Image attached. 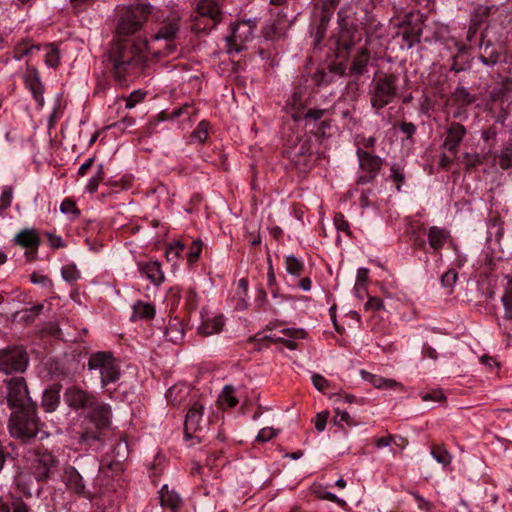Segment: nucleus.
Wrapping results in <instances>:
<instances>
[{
  "instance_id": "3",
  "label": "nucleus",
  "mask_w": 512,
  "mask_h": 512,
  "mask_svg": "<svg viewBox=\"0 0 512 512\" xmlns=\"http://www.w3.org/2000/svg\"><path fill=\"white\" fill-rule=\"evenodd\" d=\"M8 429L13 438L23 442L35 438L39 431L36 406L13 410L9 419Z\"/></svg>"
},
{
  "instance_id": "39",
  "label": "nucleus",
  "mask_w": 512,
  "mask_h": 512,
  "mask_svg": "<svg viewBox=\"0 0 512 512\" xmlns=\"http://www.w3.org/2000/svg\"><path fill=\"white\" fill-rule=\"evenodd\" d=\"M208 123L201 121L197 128L192 132L191 138L203 143L208 137Z\"/></svg>"
},
{
  "instance_id": "41",
  "label": "nucleus",
  "mask_w": 512,
  "mask_h": 512,
  "mask_svg": "<svg viewBox=\"0 0 512 512\" xmlns=\"http://www.w3.org/2000/svg\"><path fill=\"white\" fill-rule=\"evenodd\" d=\"M202 242L200 240H195L191 243L189 247V251L187 253V260L190 263H194L198 260L201 252H202Z\"/></svg>"
},
{
  "instance_id": "25",
  "label": "nucleus",
  "mask_w": 512,
  "mask_h": 512,
  "mask_svg": "<svg viewBox=\"0 0 512 512\" xmlns=\"http://www.w3.org/2000/svg\"><path fill=\"white\" fill-rule=\"evenodd\" d=\"M370 61V53L366 48H361L355 55L350 71L355 75H362L367 71V66Z\"/></svg>"
},
{
  "instance_id": "20",
  "label": "nucleus",
  "mask_w": 512,
  "mask_h": 512,
  "mask_svg": "<svg viewBox=\"0 0 512 512\" xmlns=\"http://www.w3.org/2000/svg\"><path fill=\"white\" fill-rule=\"evenodd\" d=\"M202 316V322L200 326L198 327V332L202 336H211L213 334L220 333L224 326V319L223 316L218 315L214 317H205L203 314Z\"/></svg>"
},
{
  "instance_id": "18",
  "label": "nucleus",
  "mask_w": 512,
  "mask_h": 512,
  "mask_svg": "<svg viewBox=\"0 0 512 512\" xmlns=\"http://www.w3.org/2000/svg\"><path fill=\"white\" fill-rule=\"evenodd\" d=\"M465 134L466 129L462 124L452 123L447 129V135L443 144L444 148L452 153H456Z\"/></svg>"
},
{
  "instance_id": "57",
  "label": "nucleus",
  "mask_w": 512,
  "mask_h": 512,
  "mask_svg": "<svg viewBox=\"0 0 512 512\" xmlns=\"http://www.w3.org/2000/svg\"><path fill=\"white\" fill-rule=\"evenodd\" d=\"M264 338L269 339L273 342H282L288 349L295 350L297 348V342L294 340L283 339L281 337L265 336Z\"/></svg>"
},
{
  "instance_id": "28",
  "label": "nucleus",
  "mask_w": 512,
  "mask_h": 512,
  "mask_svg": "<svg viewBox=\"0 0 512 512\" xmlns=\"http://www.w3.org/2000/svg\"><path fill=\"white\" fill-rule=\"evenodd\" d=\"M132 320L136 319H151L155 315V307L148 302L138 300L133 305Z\"/></svg>"
},
{
  "instance_id": "13",
  "label": "nucleus",
  "mask_w": 512,
  "mask_h": 512,
  "mask_svg": "<svg viewBox=\"0 0 512 512\" xmlns=\"http://www.w3.org/2000/svg\"><path fill=\"white\" fill-rule=\"evenodd\" d=\"M202 415L203 406L198 403L192 405L188 410L184 423V437L186 440H195V443L201 442ZM192 444H194V442Z\"/></svg>"
},
{
  "instance_id": "59",
  "label": "nucleus",
  "mask_w": 512,
  "mask_h": 512,
  "mask_svg": "<svg viewBox=\"0 0 512 512\" xmlns=\"http://www.w3.org/2000/svg\"><path fill=\"white\" fill-rule=\"evenodd\" d=\"M12 512H30V509L24 501L18 499L12 503Z\"/></svg>"
},
{
  "instance_id": "9",
  "label": "nucleus",
  "mask_w": 512,
  "mask_h": 512,
  "mask_svg": "<svg viewBox=\"0 0 512 512\" xmlns=\"http://www.w3.org/2000/svg\"><path fill=\"white\" fill-rule=\"evenodd\" d=\"M7 385V404L10 409L18 410L36 406L32 402L26 381L23 377H13L5 380Z\"/></svg>"
},
{
  "instance_id": "50",
  "label": "nucleus",
  "mask_w": 512,
  "mask_h": 512,
  "mask_svg": "<svg viewBox=\"0 0 512 512\" xmlns=\"http://www.w3.org/2000/svg\"><path fill=\"white\" fill-rule=\"evenodd\" d=\"M403 40L406 42L408 48H411L416 42L420 41V33L413 31H404Z\"/></svg>"
},
{
  "instance_id": "62",
  "label": "nucleus",
  "mask_w": 512,
  "mask_h": 512,
  "mask_svg": "<svg viewBox=\"0 0 512 512\" xmlns=\"http://www.w3.org/2000/svg\"><path fill=\"white\" fill-rule=\"evenodd\" d=\"M289 107L291 108H296V107H300V108H304V104L301 100V93L296 91L292 97H291V100L288 104Z\"/></svg>"
},
{
  "instance_id": "6",
  "label": "nucleus",
  "mask_w": 512,
  "mask_h": 512,
  "mask_svg": "<svg viewBox=\"0 0 512 512\" xmlns=\"http://www.w3.org/2000/svg\"><path fill=\"white\" fill-rule=\"evenodd\" d=\"M397 82L398 78L396 75L385 74L371 83L369 90L370 103L376 112L392 103L397 96Z\"/></svg>"
},
{
  "instance_id": "1",
  "label": "nucleus",
  "mask_w": 512,
  "mask_h": 512,
  "mask_svg": "<svg viewBox=\"0 0 512 512\" xmlns=\"http://www.w3.org/2000/svg\"><path fill=\"white\" fill-rule=\"evenodd\" d=\"M147 52L144 42L135 44L129 40H114L106 54L107 64L120 84L126 83L140 73Z\"/></svg>"
},
{
  "instance_id": "51",
  "label": "nucleus",
  "mask_w": 512,
  "mask_h": 512,
  "mask_svg": "<svg viewBox=\"0 0 512 512\" xmlns=\"http://www.w3.org/2000/svg\"><path fill=\"white\" fill-rule=\"evenodd\" d=\"M328 417H329V412L328 411H322V412H320V413H318L316 415V418H315V428L319 432H321V431H323L325 429Z\"/></svg>"
},
{
  "instance_id": "55",
  "label": "nucleus",
  "mask_w": 512,
  "mask_h": 512,
  "mask_svg": "<svg viewBox=\"0 0 512 512\" xmlns=\"http://www.w3.org/2000/svg\"><path fill=\"white\" fill-rule=\"evenodd\" d=\"M369 276V270L367 268H359L357 271L356 283H358V287H362V285L367 284Z\"/></svg>"
},
{
  "instance_id": "26",
  "label": "nucleus",
  "mask_w": 512,
  "mask_h": 512,
  "mask_svg": "<svg viewBox=\"0 0 512 512\" xmlns=\"http://www.w3.org/2000/svg\"><path fill=\"white\" fill-rule=\"evenodd\" d=\"M160 504L162 507L170 508L176 512L180 506L181 499L177 493L170 491L167 485H164L159 491Z\"/></svg>"
},
{
  "instance_id": "52",
  "label": "nucleus",
  "mask_w": 512,
  "mask_h": 512,
  "mask_svg": "<svg viewBox=\"0 0 512 512\" xmlns=\"http://www.w3.org/2000/svg\"><path fill=\"white\" fill-rule=\"evenodd\" d=\"M186 306L189 310H195L198 305L197 294L194 290L189 289L186 294Z\"/></svg>"
},
{
  "instance_id": "34",
  "label": "nucleus",
  "mask_w": 512,
  "mask_h": 512,
  "mask_svg": "<svg viewBox=\"0 0 512 512\" xmlns=\"http://www.w3.org/2000/svg\"><path fill=\"white\" fill-rule=\"evenodd\" d=\"M286 270L289 274L299 276L301 275L304 264L294 255H289L286 257Z\"/></svg>"
},
{
  "instance_id": "31",
  "label": "nucleus",
  "mask_w": 512,
  "mask_h": 512,
  "mask_svg": "<svg viewBox=\"0 0 512 512\" xmlns=\"http://www.w3.org/2000/svg\"><path fill=\"white\" fill-rule=\"evenodd\" d=\"M431 456L443 466H448L452 461V455L442 444H434L430 449Z\"/></svg>"
},
{
  "instance_id": "46",
  "label": "nucleus",
  "mask_w": 512,
  "mask_h": 512,
  "mask_svg": "<svg viewBox=\"0 0 512 512\" xmlns=\"http://www.w3.org/2000/svg\"><path fill=\"white\" fill-rule=\"evenodd\" d=\"M184 250V244L181 242H175L171 244L166 251L167 258L172 260L179 256V254Z\"/></svg>"
},
{
  "instance_id": "44",
  "label": "nucleus",
  "mask_w": 512,
  "mask_h": 512,
  "mask_svg": "<svg viewBox=\"0 0 512 512\" xmlns=\"http://www.w3.org/2000/svg\"><path fill=\"white\" fill-rule=\"evenodd\" d=\"M62 276L66 281H76L79 278V271L75 268V266L67 265L62 268Z\"/></svg>"
},
{
  "instance_id": "42",
  "label": "nucleus",
  "mask_w": 512,
  "mask_h": 512,
  "mask_svg": "<svg viewBox=\"0 0 512 512\" xmlns=\"http://www.w3.org/2000/svg\"><path fill=\"white\" fill-rule=\"evenodd\" d=\"M13 199V187L5 186L3 187L1 196H0V210H3L11 205Z\"/></svg>"
},
{
  "instance_id": "35",
  "label": "nucleus",
  "mask_w": 512,
  "mask_h": 512,
  "mask_svg": "<svg viewBox=\"0 0 512 512\" xmlns=\"http://www.w3.org/2000/svg\"><path fill=\"white\" fill-rule=\"evenodd\" d=\"M502 301L505 306L507 317L512 318V275L507 277V284L505 287V293L502 296Z\"/></svg>"
},
{
  "instance_id": "8",
  "label": "nucleus",
  "mask_w": 512,
  "mask_h": 512,
  "mask_svg": "<svg viewBox=\"0 0 512 512\" xmlns=\"http://www.w3.org/2000/svg\"><path fill=\"white\" fill-rule=\"evenodd\" d=\"M151 12V6L139 4L128 8L117 25L118 36H128L139 31Z\"/></svg>"
},
{
  "instance_id": "38",
  "label": "nucleus",
  "mask_w": 512,
  "mask_h": 512,
  "mask_svg": "<svg viewBox=\"0 0 512 512\" xmlns=\"http://www.w3.org/2000/svg\"><path fill=\"white\" fill-rule=\"evenodd\" d=\"M458 275L454 269L446 271L441 277L442 286L448 289V293L452 292V289L457 281Z\"/></svg>"
},
{
  "instance_id": "37",
  "label": "nucleus",
  "mask_w": 512,
  "mask_h": 512,
  "mask_svg": "<svg viewBox=\"0 0 512 512\" xmlns=\"http://www.w3.org/2000/svg\"><path fill=\"white\" fill-rule=\"evenodd\" d=\"M498 158L502 169H508L512 166V143L503 147Z\"/></svg>"
},
{
  "instance_id": "63",
  "label": "nucleus",
  "mask_w": 512,
  "mask_h": 512,
  "mask_svg": "<svg viewBox=\"0 0 512 512\" xmlns=\"http://www.w3.org/2000/svg\"><path fill=\"white\" fill-rule=\"evenodd\" d=\"M457 96L459 99H462L466 104H470L474 102V97L464 88H461L457 91Z\"/></svg>"
},
{
  "instance_id": "43",
  "label": "nucleus",
  "mask_w": 512,
  "mask_h": 512,
  "mask_svg": "<svg viewBox=\"0 0 512 512\" xmlns=\"http://www.w3.org/2000/svg\"><path fill=\"white\" fill-rule=\"evenodd\" d=\"M277 433L278 431L273 427H265L259 431L256 440L265 443L274 438L277 435Z\"/></svg>"
},
{
  "instance_id": "60",
  "label": "nucleus",
  "mask_w": 512,
  "mask_h": 512,
  "mask_svg": "<svg viewBox=\"0 0 512 512\" xmlns=\"http://www.w3.org/2000/svg\"><path fill=\"white\" fill-rule=\"evenodd\" d=\"M401 131L406 134L407 138H410L416 131V126L411 122H403L400 125Z\"/></svg>"
},
{
  "instance_id": "45",
  "label": "nucleus",
  "mask_w": 512,
  "mask_h": 512,
  "mask_svg": "<svg viewBox=\"0 0 512 512\" xmlns=\"http://www.w3.org/2000/svg\"><path fill=\"white\" fill-rule=\"evenodd\" d=\"M391 171V179L397 183L396 185V188L397 190H400V187H401V184L404 182L405 180V175L403 173V171L398 168L396 165H393L390 169Z\"/></svg>"
},
{
  "instance_id": "21",
  "label": "nucleus",
  "mask_w": 512,
  "mask_h": 512,
  "mask_svg": "<svg viewBox=\"0 0 512 512\" xmlns=\"http://www.w3.org/2000/svg\"><path fill=\"white\" fill-rule=\"evenodd\" d=\"M14 242L22 248L37 249L40 244L39 236L34 229H23L15 237Z\"/></svg>"
},
{
  "instance_id": "11",
  "label": "nucleus",
  "mask_w": 512,
  "mask_h": 512,
  "mask_svg": "<svg viewBox=\"0 0 512 512\" xmlns=\"http://www.w3.org/2000/svg\"><path fill=\"white\" fill-rule=\"evenodd\" d=\"M257 26L256 19L243 20L237 23L232 34L227 37V52H240L245 48V44L253 39L254 31Z\"/></svg>"
},
{
  "instance_id": "58",
  "label": "nucleus",
  "mask_w": 512,
  "mask_h": 512,
  "mask_svg": "<svg viewBox=\"0 0 512 512\" xmlns=\"http://www.w3.org/2000/svg\"><path fill=\"white\" fill-rule=\"evenodd\" d=\"M289 113L291 115V118L295 121V122H298L302 119H305V111L303 110V108H300V107H296V108H291L289 107Z\"/></svg>"
},
{
  "instance_id": "2",
  "label": "nucleus",
  "mask_w": 512,
  "mask_h": 512,
  "mask_svg": "<svg viewBox=\"0 0 512 512\" xmlns=\"http://www.w3.org/2000/svg\"><path fill=\"white\" fill-rule=\"evenodd\" d=\"M180 34V16L172 13L163 18L151 35L144 41L147 52L156 57L169 56L177 50L176 40Z\"/></svg>"
},
{
  "instance_id": "40",
  "label": "nucleus",
  "mask_w": 512,
  "mask_h": 512,
  "mask_svg": "<svg viewBox=\"0 0 512 512\" xmlns=\"http://www.w3.org/2000/svg\"><path fill=\"white\" fill-rule=\"evenodd\" d=\"M45 54V62L49 67H56L59 64V52L53 45L48 46Z\"/></svg>"
},
{
  "instance_id": "53",
  "label": "nucleus",
  "mask_w": 512,
  "mask_h": 512,
  "mask_svg": "<svg viewBox=\"0 0 512 512\" xmlns=\"http://www.w3.org/2000/svg\"><path fill=\"white\" fill-rule=\"evenodd\" d=\"M364 307L366 310H381L384 308V304L380 298L369 297Z\"/></svg>"
},
{
  "instance_id": "16",
  "label": "nucleus",
  "mask_w": 512,
  "mask_h": 512,
  "mask_svg": "<svg viewBox=\"0 0 512 512\" xmlns=\"http://www.w3.org/2000/svg\"><path fill=\"white\" fill-rule=\"evenodd\" d=\"M360 167L367 173H369V177H361V183L370 182L379 172L382 167V159L379 156L372 155L368 152L361 151L360 149L357 151Z\"/></svg>"
},
{
  "instance_id": "17",
  "label": "nucleus",
  "mask_w": 512,
  "mask_h": 512,
  "mask_svg": "<svg viewBox=\"0 0 512 512\" xmlns=\"http://www.w3.org/2000/svg\"><path fill=\"white\" fill-rule=\"evenodd\" d=\"M24 82L26 87L32 93L33 98L38 103L39 106H43L44 97H43V85L40 80V75L35 68H28L26 73L24 74Z\"/></svg>"
},
{
  "instance_id": "22",
  "label": "nucleus",
  "mask_w": 512,
  "mask_h": 512,
  "mask_svg": "<svg viewBox=\"0 0 512 512\" xmlns=\"http://www.w3.org/2000/svg\"><path fill=\"white\" fill-rule=\"evenodd\" d=\"M164 335L168 341L174 344L181 343L184 339L183 322L177 317L170 319L168 325L165 327Z\"/></svg>"
},
{
  "instance_id": "10",
  "label": "nucleus",
  "mask_w": 512,
  "mask_h": 512,
  "mask_svg": "<svg viewBox=\"0 0 512 512\" xmlns=\"http://www.w3.org/2000/svg\"><path fill=\"white\" fill-rule=\"evenodd\" d=\"M26 351L19 346L0 350V372L4 374L23 373L28 366Z\"/></svg>"
},
{
  "instance_id": "15",
  "label": "nucleus",
  "mask_w": 512,
  "mask_h": 512,
  "mask_svg": "<svg viewBox=\"0 0 512 512\" xmlns=\"http://www.w3.org/2000/svg\"><path fill=\"white\" fill-rule=\"evenodd\" d=\"M61 480L65 484L66 489L75 495L85 496V483L83 477L73 466L64 467Z\"/></svg>"
},
{
  "instance_id": "48",
  "label": "nucleus",
  "mask_w": 512,
  "mask_h": 512,
  "mask_svg": "<svg viewBox=\"0 0 512 512\" xmlns=\"http://www.w3.org/2000/svg\"><path fill=\"white\" fill-rule=\"evenodd\" d=\"M334 421L337 425H340L341 422H345L349 426L356 425V423L351 419L349 413L346 411H341L339 408L336 410Z\"/></svg>"
},
{
  "instance_id": "49",
  "label": "nucleus",
  "mask_w": 512,
  "mask_h": 512,
  "mask_svg": "<svg viewBox=\"0 0 512 512\" xmlns=\"http://www.w3.org/2000/svg\"><path fill=\"white\" fill-rule=\"evenodd\" d=\"M312 383L314 387L320 392H323L330 386L329 382L320 374H314L312 376Z\"/></svg>"
},
{
  "instance_id": "5",
  "label": "nucleus",
  "mask_w": 512,
  "mask_h": 512,
  "mask_svg": "<svg viewBox=\"0 0 512 512\" xmlns=\"http://www.w3.org/2000/svg\"><path fill=\"white\" fill-rule=\"evenodd\" d=\"M87 417L95 429L92 430L88 427L85 428V430L80 434V442L92 444L95 441H101L102 431L110 426V406L97 400L95 405L88 410Z\"/></svg>"
},
{
  "instance_id": "27",
  "label": "nucleus",
  "mask_w": 512,
  "mask_h": 512,
  "mask_svg": "<svg viewBox=\"0 0 512 512\" xmlns=\"http://www.w3.org/2000/svg\"><path fill=\"white\" fill-rule=\"evenodd\" d=\"M448 236L449 232L438 226H431L428 231L429 244L435 250L440 249L444 245Z\"/></svg>"
},
{
  "instance_id": "61",
  "label": "nucleus",
  "mask_w": 512,
  "mask_h": 512,
  "mask_svg": "<svg viewBox=\"0 0 512 512\" xmlns=\"http://www.w3.org/2000/svg\"><path fill=\"white\" fill-rule=\"evenodd\" d=\"M325 110L321 109H310L305 113V119H312L314 121L319 120L323 117Z\"/></svg>"
},
{
  "instance_id": "36",
  "label": "nucleus",
  "mask_w": 512,
  "mask_h": 512,
  "mask_svg": "<svg viewBox=\"0 0 512 512\" xmlns=\"http://www.w3.org/2000/svg\"><path fill=\"white\" fill-rule=\"evenodd\" d=\"M34 51H39V47L36 45H30L27 42L20 43L15 47L14 50V58L16 60H20L25 56H28L30 54H33Z\"/></svg>"
},
{
  "instance_id": "56",
  "label": "nucleus",
  "mask_w": 512,
  "mask_h": 512,
  "mask_svg": "<svg viewBox=\"0 0 512 512\" xmlns=\"http://www.w3.org/2000/svg\"><path fill=\"white\" fill-rule=\"evenodd\" d=\"M393 441H394V436L391 434H388L387 436H384V437L375 438L374 443L377 448H383V447H387V446L391 445Z\"/></svg>"
},
{
  "instance_id": "47",
  "label": "nucleus",
  "mask_w": 512,
  "mask_h": 512,
  "mask_svg": "<svg viewBox=\"0 0 512 512\" xmlns=\"http://www.w3.org/2000/svg\"><path fill=\"white\" fill-rule=\"evenodd\" d=\"M423 401H437L443 402L446 400V396L444 395L442 390H434L430 393H425L422 395Z\"/></svg>"
},
{
  "instance_id": "64",
  "label": "nucleus",
  "mask_w": 512,
  "mask_h": 512,
  "mask_svg": "<svg viewBox=\"0 0 512 512\" xmlns=\"http://www.w3.org/2000/svg\"><path fill=\"white\" fill-rule=\"evenodd\" d=\"M321 497L325 500H329L331 502L337 503L338 505L344 507L346 502L340 498H338L335 494L330 492H325L321 495Z\"/></svg>"
},
{
  "instance_id": "7",
  "label": "nucleus",
  "mask_w": 512,
  "mask_h": 512,
  "mask_svg": "<svg viewBox=\"0 0 512 512\" xmlns=\"http://www.w3.org/2000/svg\"><path fill=\"white\" fill-rule=\"evenodd\" d=\"M88 368L90 371L98 372L102 387L115 383L120 377L119 364L109 351L92 353L88 359Z\"/></svg>"
},
{
  "instance_id": "23",
  "label": "nucleus",
  "mask_w": 512,
  "mask_h": 512,
  "mask_svg": "<svg viewBox=\"0 0 512 512\" xmlns=\"http://www.w3.org/2000/svg\"><path fill=\"white\" fill-rule=\"evenodd\" d=\"M360 374L363 379L369 381L377 389H393L401 387V384L396 380L386 379L365 370H361Z\"/></svg>"
},
{
  "instance_id": "12",
  "label": "nucleus",
  "mask_w": 512,
  "mask_h": 512,
  "mask_svg": "<svg viewBox=\"0 0 512 512\" xmlns=\"http://www.w3.org/2000/svg\"><path fill=\"white\" fill-rule=\"evenodd\" d=\"M196 13L198 14L195 17L196 26L199 30L214 28L222 18L220 8L213 0H200L196 7Z\"/></svg>"
},
{
  "instance_id": "54",
  "label": "nucleus",
  "mask_w": 512,
  "mask_h": 512,
  "mask_svg": "<svg viewBox=\"0 0 512 512\" xmlns=\"http://www.w3.org/2000/svg\"><path fill=\"white\" fill-rule=\"evenodd\" d=\"M144 97V94L140 91H135L130 94V96L126 99V108H133L135 105L140 102Z\"/></svg>"
},
{
  "instance_id": "24",
  "label": "nucleus",
  "mask_w": 512,
  "mask_h": 512,
  "mask_svg": "<svg viewBox=\"0 0 512 512\" xmlns=\"http://www.w3.org/2000/svg\"><path fill=\"white\" fill-rule=\"evenodd\" d=\"M60 401V386L54 385L46 389L42 397V407L46 412H53Z\"/></svg>"
},
{
  "instance_id": "4",
  "label": "nucleus",
  "mask_w": 512,
  "mask_h": 512,
  "mask_svg": "<svg viewBox=\"0 0 512 512\" xmlns=\"http://www.w3.org/2000/svg\"><path fill=\"white\" fill-rule=\"evenodd\" d=\"M26 460L31 474L38 482L47 481L54 476L59 466L57 457L44 448L30 449Z\"/></svg>"
},
{
  "instance_id": "14",
  "label": "nucleus",
  "mask_w": 512,
  "mask_h": 512,
  "mask_svg": "<svg viewBox=\"0 0 512 512\" xmlns=\"http://www.w3.org/2000/svg\"><path fill=\"white\" fill-rule=\"evenodd\" d=\"M64 398L69 407L76 410H89L98 400L92 393L77 386L66 389Z\"/></svg>"
},
{
  "instance_id": "19",
  "label": "nucleus",
  "mask_w": 512,
  "mask_h": 512,
  "mask_svg": "<svg viewBox=\"0 0 512 512\" xmlns=\"http://www.w3.org/2000/svg\"><path fill=\"white\" fill-rule=\"evenodd\" d=\"M113 460L107 463V467L110 470L122 471L123 462L128 458L129 449L128 443L125 440H120L112 450Z\"/></svg>"
},
{
  "instance_id": "29",
  "label": "nucleus",
  "mask_w": 512,
  "mask_h": 512,
  "mask_svg": "<svg viewBox=\"0 0 512 512\" xmlns=\"http://www.w3.org/2000/svg\"><path fill=\"white\" fill-rule=\"evenodd\" d=\"M140 270L144 273L150 281L156 285H159L164 280V275L161 271L160 264L158 262H149L140 266Z\"/></svg>"
},
{
  "instance_id": "30",
  "label": "nucleus",
  "mask_w": 512,
  "mask_h": 512,
  "mask_svg": "<svg viewBox=\"0 0 512 512\" xmlns=\"http://www.w3.org/2000/svg\"><path fill=\"white\" fill-rule=\"evenodd\" d=\"M497 8L494 5L491 6H477L474 10L473 18L471 20V27L477 29L483 21L493 14Z\"/></svg>"
},
{
  "instance_id": "33",
  "label": "nucleus",
  "mask_w": 512,
  "mask_h": 512,
  "mask_svg": "<svg viewBox=\"0 0 512 512\" xmlns=\"http://www.w3.org/2000/svg\"><path fill=\"white\" fill-rule=\"evenodd\" d=\"M60 211L68 216L70 221H75L80 215V211L77 208L74 201L65 199L60 205Z\"/></svg>"
},
{
  "instance_id": "32",
  "label": "nucleus",
  "mask_w": 512,
  "mask_h": 512,
  "mask_svg": "<svg viewBox=\"0 0 512 512\" xmlns=\"http://www.w3.org/2000/svg\"><path fill=\"white\" fill-rule=\"evenodd\" d=\"M219 403L222 406L228 408L235 407L238 404V399L235 397V389L231 385H226L218 398Z\"/></svg>"
}]
</instances>
